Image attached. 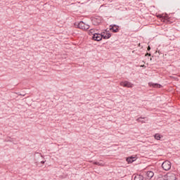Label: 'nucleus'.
Instances as JSON below:
<instances>
[{
    "label": "nucleus",
    "mask_w": 180,
    "mask_h": 180,
    "mask_svg": "<svg viewBox=\"0 0 180 180\" xmlns=\"http://www.w3.org/2000/svg\"><path fill=\"white\" fill-rule=\"evenodd\" d=\"M141 119H144V118H143V117H139V118H138V119L136 120V121H137V122H141V123H144L145 122L143 121V120H141Z\"/></svg>",
    "instance_id": "nucleus-14"
},
{
    "label": "nucleus",
    "mask_w": 180,
    "mask_h": 180,
    "mask_svg": "<svg viewBox=\"0 0 180 180\" xmlns=\"http://www.w3.org/2000/svg\"><path fill=\"white\" fill-rule=\"evenodd\" d=\"M110 30L113 33H117V32H119V26L117 25H111Z\"/></svg>",
    "instance_id": "nucleus-6"
},
{
    "label": "nucleus",
    "mask_w": 180,
    "mask_h": 180,
    "mask_svg": "<svg viewBox=\"0 0 180 180\" xmlns=\"http://www.w3.org/2000/svg\"><path fill=\"white\" fill-rule=\"evenodd\" d=\"M150 50H151V47H150V46H148V51H150Z\"/></svg>",
    "instance_id": "nucleus-17"
},
{
    "label": "nucleus",
    "mask_w": 180,
    "mask_h": 180,
    "mask_svg": "<svg viewBox=\"0 0 180 180\" xmlns=\"http://www.w3.org/2000/svg\"><path fill=\"white\" fill-rule=\"evenodd\" d=\"M167 180H176V176L173 173H168V174H167Z\"/></svg>",
    "instance_id": "nucleus-7"
},
{
    "label": "nucleus",
    "mask_w": 180,
    "mask_h": 180,
    "mask_svg": "<svg viewBox=\"0 0 180 180\" xmlns=\"http://www.w3.org/2000/svg\"><path fill=\"white\" fill-rule=\"evenodd\" d=\"M149 85H150V86H153V88H161V86H162L158 83H149Z\"/></svg>",
    "instance_id": "nucleus-9"
},
{
    "label": "nucleus",
    "mask_w": 180,
    "mask_h": 180,
    "mask_svg": "<svg viewBox=\"0 0 180 180\" xmlns=\"http://www.w3.org/2000/svg\"><path fill=\"white\" fill-rule=\"evenodd\" d=\"M120 85L121 86H124V88H133V86H134V85H133V84H131V82H127V81L121 82L120 83Z\"/></svg>",
    "instance_id": "nucleus-4"
},
{
    "label": "nucleus",
    "mask_w": 180,
    "mask_h": 180,
    "mask_svg": "<svg viewBox=\"0 0 180 180\" xmlns=\"http://www.w3.org/2000/svg\"><path fill=\"white\" fill-rule=\"evenodd\" d=\"M154 137L155 139V140H161V139H162V137H164L162 135H160V134H155L154 135Z\"/></svg>",
    "instance_id": "nucleus-11"
},
{
    "label": "nucleus",
    "mask_w": 180,
    "mask_h": 180,
    "mask_svg": "<svg viewBox=\"0 0 180 180\" xmlns=\"http://www.w3.org/2000/svg\"><path fill=\"white\" fill-rule=\"evenodd\" d=\"M146 56H151V54L150 53H147L146 54Z\"/></svg>",
    "instance_id": "nucleus-18"
},
{
    "label": "nucleus",
    "mask_w": 180,
    "mask_h": 180,
    "mask_svg": "<svg viewBox=\"0 0 180 180\" xmlns=\"http://www.w3.org/2000/svg\"><path fill=\"white\" fill-rule=\"evenodd\" d=\"M144 179V176L143 175H136L134 177V180H143Z\"/></svg>",
    "instance_id": "nucleus-12"
},
{
    "label": "nucleus",
    "mask_w": 180,
    "mask_h": 180,
    "mask_svg": "<svg viewBox=\"0 0 180 180\" xmlns=\"http://www.w3.org/2000/svg\"><path fill=\"white\" fill-rule=\"evenodd\" d=\"M162 168H163L165 171H169L171 169V162L168 160L163 162L162 164Z\"/></svg>",
    "instance_id": "nucleus-2"
},
{
    "label": "nucleus",
    "mask_w": 180,
    "mask_h": 180,
    "mask_svg": "<svg viewBox=\"0 0 180 180\" xmlns=\"http://www.w3.org/2000/svg\"><path fill=\"white\" fill-rule=\"evenodd\" d=\"M102 36H103V39H105L106 40L108 39H110V37H112V34H110V33H107L105 34V35L102 34Z\"/></svg>",
    "instance_id": "nucleus-10"
},
{
    "label": "nucleus",
    "mask_w": 180,
    "mask_h": 180,
    "mask_svg": "<svg viewBox=\"0 0 180 180\" xmlns=\"http://www.w3.org/2000/svg\"><path fill=\"white\" fill-rule=\"evenodd\" d=\"M94 32H95V30L94 29L90 30V33H94Z\"/></svg>",
    "instance_id": "nucleus-16"
},
{
    "label": "nucleus",
    "mask_w": 180,
    "mask_h": 180,
    "mask_svg": "<svg viewBox=\"0 0 180 180\" xmlns=\"http://www.w3.org/2000/svg\"><path fill=\"white\" fill-rule=\"evenodd\" d=\"M158 180H167V174L165 175H160L158 177Z\"/></svg>",
    "instance_id": "nucleus-13"
},
{
    "label": "nucleus",
    "mask_w": 180,
    "mask_h": 180,
    "mask_svg": "<svg viewBox=\"0 0 180 180\" xmlns=\"http://www.w3.org/2000/svg\"><path fill=\"white\" fill-rule=\"evenodd\" d=\"M134 161H136V157H130L127 158V162H128V164H131V162H134Z\"/></svg>",
    "instance_id": "nucleus-8"
},
{
    "label": "nucleus",
    "mask_w": 180,
    "mask_h": 180,
    "mask_svg": "<svg viewBox=\"0 0 180 180\" xmlns=\"http://www.w3.org/2000/svg\"><path fill=\"white\" fill-rule=\"evenodd\" d=\"M92 39H93V40H94L95 41H101V40H102V39H103L102 34H100V33H94V34H93Z\"/></svg>",
    "instance_id": "nucleus-3"
},
{
    "label": "nucleus",
    "mask_w": 180,
    "mask_h": 180,
    "mask_svg": "<svg viewBox=\"0 0 180 180\" xmlns=\"http://www.w3.org/2000/svg\"><path fill=\"white\" fill-rule=\"evenodd\" d=\"M153 176H154V172L153 171H148L146 172V174H145V179H151V178H153Z\"/></svg>",
    "instance_id": "nucleus-5"
},
{
    "label": "nucleus",
    "mask_w": 180,
    "mask_h": 180,
    "mask_svg": "<svg viewBox=\"0 0 180 180\" xmlns=\"http://www.w3.org/2000/svg\"><path fill=\"white\" fill-rule=\"evenodd\" d=\"M75 26H76V27L78 29H81L82 30H88V29H89V25L85 24L83 21L75 22Z\"/></svg>",
    "instance_id": "nucleus-1"
},
{
    "label": "nucleus",
    "mask_w": 180,
    "mask_h": 180,
    "mask_svg": "<svg viewBox=\"0 0 180 180\" xmlns=\"http://www.w3.org/2000/svg\"><path fill=\"white\" fill-rule=\"evenodd\" d=\"M44 162H46V161H41V164H44Z\"/></svg>",
    "instance_id": "nucleus-19"
},
{
    "label": "nucleus",
    "mask_w": 180,
    "mask_h": 180,
    "mask_svg": "<svg viewBox=\"0 0 180 180\" xmlns=\"http://www.w3.org/2000/svg\"><path fill=\"white\" fill-rule=\"evenodd\" d=\"M94 165H102V164L101 162H95Z\"/></svg>",
    "instance_id": "nucleus-15"
}]
</instances>
